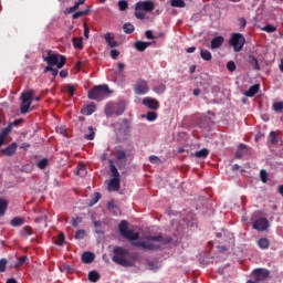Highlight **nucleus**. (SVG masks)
<instances>
[{"instance_id": "obj_12", "label": "nucleus", "mask_w": 283, "mask_h": 283, "mask_svg": "<svg viewBox=\"0 0 283 283\" xmlns=\"http://www.w3.org/2000/svg\"><path fill=\"white\" fill-rule=\"evenodd\" d=\"M143 105H145V107H148V109H158L160 107V103L158 102V99L151 97H145L143 99Z\"/></svg>"}, {"instance_id": "obj_7", "label": "nucleus", "mask_w": 283, "mask_h": 283, "mask_svg": "<svg viewBox=\"0 0 283 283\" xmlns=\"http://www.w3.org/2000/svg\"><path fill=\"white\" fill-rule=\"evenodd\" d=\"M133 90L136 96H145V94H149V82L144 78H138L133 85Z\"/></svg>"}, {"instance_id": "obj_47", "label": "nucleus", "mask_w": 283, "mask_h": 283, "mask_svg": "<svg viewBox=\"0 0 283 283\" xmlns=\"http://www.w3.org/2000/svg\"><path fill=\"white\" fill-rule=\"evenodd\" d=\"M87 235L85 230H77L75 233V240H83Z\"/></svg>"}, {"instance_id": "obj_2", "label": "nucleus", "mask_w": 283, "mask_h": 283, "mask_svg": "<svg viewBox=\"0 0 283 283\" xmlns=\"http://www.w3.org/2000/svg\"><path fill=\"white\" fill-rule=\"evenodd\" d=\"M118 143H125L132 136V122L127 118L113 124Z\"/></svg>"}, {"instance_id": "obj_38", "label": "nucleus", "mask_w": 283, "mask_h": 283, "mask_svg": "<svg viewBox=\"0 0 283 283\" xmlns=\"http://www.w3.org/2000/svg\"><path fill=\"white\" fill-rule=\"evenodd\" d=\"M196 158H207L209 156V149L202 148L201 150H198L195 153Z\"/></svg>"}, {"instance_id": "obj_3", "label": "nucleus", "mask_w": 283, "mask_h": 283, "mask_svg": "<svg viewBox=\"0 0 283 283\" xmlns=\"http://www.w3.org/2000/svg\"><path fill=\"white\" fill-rule=\"evenodd\" d=\"M112 94V90H109V86L107 84H102L94 86L88 92V98L91 101H104V98H107Z\"/></svg>"}, {"instance_id": "obj_62", "label": "nucleus", "mask_w": 283, "mask_h": 283, "mask_svg": "<svg viewBox=\"0 0 283 283\" xmlns=\"http://www.w3.org/2000/svg\"><path fill=\"white\" fill-rule=\"evenodd\" d=\"M83 28H84V36H85V39H90V27H87V22L83 23Z\"/></svg>"}, {"instance_id": "obj_36", "label": "nucleus", "mask_w": 283, "mask_h": 283, "mask_svg": "<svg viewBox=\"0 0 283 283\" xmlns=\"http://www.w3.org/2000/svg\"><path fill=\"white\" fill-rule=\"evenodd\" d=\"M81 2H75L74 3V6L73 7H71V8H66L65 10H64V14H72V12H76V10H78V8H81Z\"/></svg>"}, {"instance_id": "obj_37", "label": "nucleus", "mask_w": 283, "mask_h": 283, "mask_svg": "<svg viewBox=\"0 0 283 283\" xmlns=\"http://www.w3.org/2000/svg\"><path fill=\"white\" fill-rule=\"evenodd\" d=\"M81 2H75L74 3V6L73 7H71V8H66L65 10H64V14H72V12H76V10H78V8H81Z\"/></svg>"}, {"instance_id": "obj_42", "label": "nucleus", "mask_w": 283, "mask_h": 283, "mask_svg": "<svg viewBox=\"0 0 283 283\" xmlns=\"http://www.w3.org/2000/svg\"><path fill=\"white\" fill-rule=\"evenodd\" d=\"M22 235L23 238H28V235H33L34 234V231L32 230V227L30 226H25L23 229H22Z\"/></svg>"}, {"instance_id": "obj_22", "label": "nucleus", "mask_w": 283, "mask_h": 283, "mask_svg": "<svg viewBox=\"0 0 283 283\" xmlns=\"http://www.w3.org/2000/svg\"><path fill=\"white\" fill-rule=\"evenodd\" d=\"M105 114L106 116H114L116 115V104L114 103H108L105 106Z\"/></svg>"}, {"instance_id": "obj_24", "label": "nucleus", "mask_w": 283, "mask_h": 283, "mask_svg": "<svg viewBox=\"0 0 283 283\" xmlns=\"http://www.w3.org/2000/svg\"><path fill=\"white\" fill-rule=\"evenodd\" d=\"M248 63L253 66V70L260 71V62L258 61V57L249 55Z\"/></svg>"}, {"instance_id": "obj_52", "label": "nucleus", "mask_w": 283, "mask_h": 283, "mask_svg": "<svg viewBox=\"0 0 283 283\" xmlns=\"http://www.w3.org/2000/svg\"><path fill=\"white\" fill-rule=\"evenodd\" d=\"M28 262V256H21L18 262L15 263V268L19 269V266H23Z\"/></svg>"}, {"instance_id": "obj_26", "label": "nucleus", "mask_w": 283, "mask_h": 283, "mask_svg": "<svg viewBox=\"0 0 283 283\" xmlns=\"http://www.w3.org/2000/svg\"><path fill=\"white\" fill-rule=\"evenodd\" d=\"M200 56L203 61H211V59H213V55H211V53L207 49L200 50Z\"/></svg>"}, {"instance_id": "obj_21", "label": "nucleus", "mask_w": 283, "mask_h": 283, "mask_svg": "<svg viewBox=\"0 0 283 283\" xmlns=\"http://www.w3.org/2000/svg\"><path fill=\"white\" fill-rule=\"evenodd\" d=\"M104 39H105V41H106V43H107V45H108L109 48H117V46H118V42H116V40L114 39V36H112V33H106V34L104 35Z\"/></svg>"}, {"instance_id": "obj_11", "label": "nucleus", "mask_w": 283, "mask_h": 283, "mask_svg": "<svg viewBox=\"0 0 283 283\" xmlns=\"http://www.w3.org/2000/svg\"><path fill=\"white\" fill-rule=\"evenodd\" d=\"M253 275H254V280H256V282H264V280H266L269 277L270 272L266 269H255L253 271Z\"/></svg>"}, {"instance_id": "obj_32", "label": "nucleus", "mask_w": 283, "mask_h": 283, "mask_svg": "<svg viewBox=\"0 0 283 283\" xmlns=\"http://www.w3.org/2000/svg\"><path fill=\"white\" fill-rule=\"evenodd\" d=\"M115 158L116 160H125V158H127V153L125 149L119 148L115 151Z\"/></svg>"}, {"instance_id": "obj_57", "label": "nucleus", "mask_w": 283, "mask_h": 283, "mask_svg": "<svg viewBox=\"0 0 283 283\" xmlns=\"http://www.w3.org/2000/svg\"><path fill=\"white\" fill-rule=\"evenodd\" d=\"M83 222V218L76 217L72 219V227H78Z\"/></svg>"}, {"instance_id": "obj_44", "label": "nucleus", "mask_w": 283, "mask_h": 283, "mask_svg": "<svg viewBox=\"0 0 283 283\" xmlns=\"http://www.w3.org/2000/svg\"><path fill=\"white\" fill-rule=\"evenodd\" d=\"M170 6L172 8H185V0H171Z\"/></svg>"}, {"instance_id": "obj_10", "label": "nucleus", "mask_w": 283, "mask_h": 283, "mask_svg": "<svg viewBox=\"0 0 283 283\" xmlns=\"http://www.w3.org/2000/svg\"><path fill=\"white\" fill-rule=\"evenodd\" d=\"M252 227L256 231H266V229H269V219L259 218L253 222Z\"/></svg>"}, {"instance_id": "obj_58", "label": "nucleus", "mask_w": 283, "mask_h": 283, "mask_svg": "<svg viewBox=\"0 0 283 283\" xmlns=\"http://www.w3.org/2000/svg\"><path fill=\"white\" fill-rule=\"evenodd\" d=\"M227 70L229 72H235V62H233V61L228 62L227 63Z\"/></svg>"}, {"instance_id": "obj_33", "label": "nucleus", "mask_w": 283, "mask_h": 283, "mask_svg": "<svg viewBox=\"0 0 283 283\" xmlns=\"http://www.w3.org/2000/svg\"><path fill=\"white\" fill-rule=\"evenodd\" d=\"M86 14H90V8H86L82 11H77V12L73 13L72 19H74V20L81 19V17H86Z\"/></svg>"}, {"instance_id": "obj_4", "label": "nucleus", "mask_w": 283, "mask_h": 283, "mask_svg": "<svg viewBox=\"0 0 283 283\" xmlns=\"http://www.w3.org/2000/svg\"><path fill=\"white\" fill-rule=\"evenodd\" d=\"M113 253V262H115V264H119V266H134V262L125 259V255L129 254V250L122 247H115Z\"/></svg>"}, {"instance_id": "obj_9", "label": "nucleus", "mask_w": 283, "mask_h": 283, "mask_svg": "<svg viewBox=\"0 0 283 283\" xmlns=\"http://www.w3.org/2000/svg\"><path fill=\"white\" fill-rule=\"evenodd\" d=\"M156 6L154 4V1L147 0V1H139L135 6V10H142L144 12H154V9Z\"/></svg>"}, {"instance_id": "obj_18", "label": "nucleus", "mask_w": 283, "mask_h": 283, "mask_svg": "<svg viewBox=\"0 0 283 283\" xmlns=\"http://www.w3.org/2000/svg\"><path fill=\"white\" fill-rule=\"evenodd\" d=\"M149 45H151V42L136 41L134 43V48L135 50H137V52H145V50H147Z\"/></svg>"}, {"instance_id": "obj_8", "label": "nucleus", "mask_w": 283, "mask_h": 283, "mask_svg": "<svg viewBox=\"0 0 283 283\" xmlns=\"http://www.w3.org/2000/svg\"><path fill=\"white\" fill-rule=\"evenodd\" d=\"M247 43V39L241 33H233L230 39V45L234 49V52H241Z\"/></svg>"}, {"instance_id": "obj_46", "label": "nucleus", "mask_w": 283, "mask_h": 283, "mask_svg": "<svg viewBox=\"0 0 283 283\" xmlns=\"http://www.w3.org/2000/svg\"><path fill=\"white\" fill-rule=\"evenodd\" d=\"M55 244L57 247H63V244H65V234H59L57 239L55 240Z\"/></svg>"}, {"instance_id": "obj_15", "label": "nucleus", "mask_w": 283, "mask_h": 283, "mask_svg": "<svg viewBox=\"0 0 283 283\" xmlns=\"http://www.w3.org/2000/svg\"><path fill=\"white\" fill-rule=\"evenodd\" d=\"M94 112H96V104L94 103L83 106L81 109V114H83V116H92Z\"/></svg>"}, {"instance_id": "obj_19", "label": "nucleus", "mask_w": 283, "mask_h": 283, "mask_svg": "<svg viewBox=\"0 0 283 283\" xmlns=\"http://www.w3.org/2000/svg\"><path fill=\"white\" fill-rule=\"evenodd\" d=\"M95 259L96 255H94L93 252H84L82 254V262H84V264H92V262H94Z\"/></svg>"}, {"instance_id": "obj_59", "label": "nucleus", "mask_w": 283, "mask_h": 283, "mask_svg": "<svg viewBox=\"0 0 283 283\" xmlns=\"http://www.w3.org/2000/svg\"><path fill=\"white\" fill-rule=\"evenodd\" d=\"M275 30H277V29L272 24H268L263 28V31L269 32V33L275 32Z\"/></svg>"}, {"instance_id": "obj_53", "label": "nucleus", "mask_w": 283, "mask_h": 283, "mask_svg": "<svg viewBox=\"0 0 283 283\" xmlns=\"http://www.w3.org/2000/svg\"><path fill=\"white\" fill-rule=\"evenodd\" d=\"M6 266H8V260L1 259L0 260V273H6Z\"/></svg>"}, {"instance_id": "obj_55", "label": "nucleus", "mask_w": 283, "mask_h": 283, "mask_svg": "<svg viewBox=\"0 0 283 283\" xmlns=\"http://www.w3.org/2000/svg\"><path fill=\"white\" fill-rule=\"evenodd\" d=\"M149 161L153 164V165H160V163H163V160H160V158H158L157 156L155 155H151L149 157Z\"/></svg>"}, {"instance_id": "obj_43", "label": "nucleus", "mask_w": 283, "mask_h": 283, "mask_svg": "<svg viewBox=\"0 0 283 283\" xmlns=\"http://www.w3.org/2000/svg\"><path fill=\"white\" fill-rule=\"evenodd\" d=\"M48 165H50V159L49 158H43L42 160H40L38 164H36V167L39 169H45L48 167Z\"/></svg>"}, {"instance_id": "obj_48", "label": "nucleus", "mask_w": 283, "mask_h": 283, "mask_svg": "<svg viewBox=\"0 0 283 283\" xmlns=\"http://www.w3.org/2000/svg\"><path fill=\"white\" fill-rule=\"evenodd\" d=\"M146 118L149 122H154L156 118H158V114L156 112H148Z\"/></svg>"}, {"instance_id": "obj_30", "label": "nucleus", "mask_w": 283, "mask_h": 283, "mask_svg": "<svg viewBox=\"0 0 283 283\" xmlns=\"http://www.w3.org/2000/svg\"><path fill=\"white\" fill-rule=\"evenodd\" d=\"M111 176L112 178H116L117 180H120V172H118V168L114 164H111Z\"/></svg>"}, {"instance_id": "obj_63", "label": "nucleus", "mask_w": 283, "mask_h": 283, "mask_svg": "<svg viewBox=\"0 0 283 283\" xmlns=\"http://www.w3.org/2000/svg\"><path fill=\"white\" fill-rule=\"evenodd\" d=\"M147 268L149 271H158V265L154 262H148Z\"/></svg>"}, {"instance_id": "obj_17", "label": "nucleus", "mask_w": 283, "mask_h": 283, "mask_svg": "<svg viewBox=\"0 0 283 283\" xmlns=\"http://www.w3.org/2000/svg\"><path fill=\"white\" fill-rule=\"evenodd\" d=\"M12 132V126L4 127L0 133V147H3V144L6 143V138H8V135Z\"/></svg>"}, {"instance_id": "obj_56", "label": "nucleus", "mask_w": 283, "mask_h": 283, "mask_svg": "<svg viewBox=\"0 0 283 283\" xmlns=\"http://www.w3.org/2000/svg\"><path fill=\"white\" fill-rule=\"evenodd\" d=\"M66 92H69L70 96H74L76 88L74 87L73 84L66 85Z\"/></svg>"}, {"instance_id": "obj_35", "label": "nucleus", "mask_w": 283, "mask_h": 283, "mask_svg": "<svg viewBox=\"0 0 283 283\" xmlns=\"http://www.w3.org/2000/svg\"><path fill=\"white\" fill-rule=\"evenodd\" d=\"M123 30H124L125 34H134V30H136V29L134 28V24L126 22L123 25Z\"/></svg>"}, {"instance_id": "obj_14", "label": "nucleus", "mask_w": 283, "mask_h": 283, "mask_svg": "<svg viewBox=\"0 0 283 283\" xmlns=\"http://www.w3.org/2000/svg\"><path fill=\"white\" fill-rule=\"evenodd\" d=\"M19 146L17 145V143L13 142L7 148L1 149V154L3 156H8V157L14 156V154H17V148Z\"/></svg>"}, {"instance_id": "obj_45", "label": "nucleus", "mask_w": 283, "mask_h": 283, "mask_svg": "<svg viewBox=\"0 0 283 283\" xmlns=\"http://www.w3.org/2000/svg\"><path fill=\"white\" fill-rule=\"evenodd\" d=\"M118 8H119L120 12H125V10H127V8H129V3L127 2V0H119Z\"/></svg>"}, {"instance_id": "obj_41", "label": "nucleus", "mask_w": 283, "mask_h": 283, "mask_svg": "<svg viewBox=\"0 0 283 283\" xmlns=\"http://www.w3.org/2000/svg\"><path fill=\"white\" fill-rule=\"evenodd\" d=\"M8 209V201L0 199V216H6V210Z\"/></svg>"}, {"instance_id": "obj_50", "label": "nucleus", "mask_w": 283, "mask_h": 283, "mask_svg": "<svg viewBox=\"0 0 283 283\" xmlns=\"http://www.w3.org/2000/svg\"><path fill=\"white\" fill-rule=\"evenodd\" d=\"M260 178L263 182H269V172H266V170L262 169L260 171Z\"/></svg>"}, {"instance_id": "obj_39", "label": "nucleus", "mask_w": 283, "mask_h": 283, "mask_svg": "<svg viewBox=\"0 0 283 283\" xmlns=\"http://www.w3.org/2000/svg\"><path fill=\"white\" fill-rule=\"evenodd\" d=\"M95 136H96V133L94 132V127L90 126L88 134L84 135L85 140H94Z\"/></svg>"}, {"instance_id": "obj_49", "label": "nucleus", "mask_w": 283, "mask_h": 283, "mask_svg": "<svg viewBox=\"0 0 283 283\" xmlns=\"http://www.w3.org/2000/svg\"><path fill=\"white\" fill-rule=\"evenodd\" d=\"M118 56H120V51L116 49L111 50V59H113V61H118Z\"/></svg>"}, {"instance_id": "obj_40", "label": "nucleus", "mask_w": 283, "mask_h": 283, "mask_svg": "<svg viewBox=\"0 0 283 283\" xmlns=\"http://www.w3.org/2000/svg\"><path fill=\"white\" fill-rule=\"evenodd\" d=\"M101 198H102L101 192L93 193V196L91 197V200H90V206L94 207V205H96V202H98V200H101Z\"/></svg>"}, {"instance_id": "obj_5", "label": "nucleus", "mask_w": 283, "mask_h": 283, "mask_svg": "<svg viewBox=\"0 0 283 283\" xmlns=\"http://www.w3.org/2000/svg\"><path fill=\"white\" fill-rule=\"evenodd\" d=\"M43 61H45L48 65H56L57 70H61L65 66L67 59L64 55L52 54V51H48V55H43Z\"/></svg>"}, {"instance_id": "obj_54", "label": "nucleus", "mask_w": 283, "mask_h": 283, "mask_svg": "<svg viewBox=\"0 0 283 283\" xmlns=\"http://www.w3.org/2000/svg\"><path fill=\"white\" fill-rule=\"evenodd\" d=\"M270 143L272 145H277V135L275 134V132L270 133Z\"/></svg>"}, {"instance_id": "obj_60", "label": "nucleus", "mask_w": 283, "mask_h": 283, "mask_svg": "<svg viewBox=\"0 0 283 283\" xmlns=\"http://www.w3.org/2000/svg\"><path fill=\"white\" fill-rule=\"evenodd\" d=\"M238 21H239V28H240L241 30H244V29L247 28V19H244V18H239Z\"/></svg>"}, {"instance_id": "obj_61", "label": "nucleus", "mask_w": 283, "mask_h": 283, "mask_svg": "<svg viewBox=\"0 0 283 283\" xmlns=\"http://www.w3.org/2000/svg\"><path fill=\"white\" fill-rule=\"evenodd\" d=\"M135 17L136 19H145V12L143 10H135Z\"/></svg>"}, {"instance_id": "obj_13", "label": "nucleus", "mask_w": 283, "mask_h": 283, "mask_svg": "<svg viewBox=\"0 0 283 283\" xmlns=\"http://www.w3.org/2000/svg\"><path fill=\"white\" fill-rule=\"evenodd\" d=\"M120 190V179L112 178L108 181L107 191L112 193L113 191H119Z\"/></svg>"}, {"instance_id": "obj_1", "label": "nucleus", "mask_w": 283, "mask_h": 283, "mask_svg": "<svg viewBox=\"0 0 283 283\" xmlns=\"http://www.w3.org/2000/svg\"><path fill=\"white\" fill-rule=\"evenodd\" d=\"M119 233L126 240H130L133 247H140L142 249H146L147 251H156L160 249V245L154 242H163L164 238L161 234L158 235H147L144 240L136 241L140 238V233L134 232V230H129V222L127 220L120 221L118 224Z\"/></svg>"}, {"instance_id": "obj_51", "label": "nucleus", "mask_w": 283, "mask_h": 283, "mask_svg": "<svg viewBox=\"0 0 283 283\" xmlns=\"http://www.w3.org/2000/svg\"><path fill=\"white\" fill-rule=\"evenodd\" d=\"M272 107L279 114L283 109V102H276L273 104Z\"/></svg>"}, {"instance_id": "obj_31", "label": "nucleus", "mask_w": 283, "mask_h": 283, "mask_svg": "<svg viewBox=\"0 0 283 283\" xmlns=\"http://www.w3.org/2000/svg\"><path fill=\"white\" fill-rule=\"evenodd\" d=\"M153 92H155V94H165V92H167V85L165 84L155 85L153 87Z\"/></svg>"}, {"instance_id": "obj_16", "label": "nucleus", "mask_w": 283, "mask_h": 283, "mask_svg": "<svg viewBox=\"0 0 283 283\" xmlns=\"http://www.w3.org/2000/svg\"><path fill=\"white\" fill-rule=\"evenodd\" d=\"M222 43H224V38L222 35H218L211 40L210 48L211 50H218L222 48Z\"/></svg>"}, {"instance_id": "obj_34", "label": "nucleus", "mask_w": 283, "mask_h": 283, "mask_svg": "<svg viewBox=\"0 0 283 283\" xmlns=\"http://www.w3.org/2000/svg\"><path fill=\"white\" fill-rule=\"evenodd\" d=\"M72 43L77 50H83V38H73Z\"/></svg>"}, {"instance_id": "obj_27", "label": "nucleus", "mask_w": 283, "mask_h": 283, "mask_svg": "<svg viewBox=\"0 0 283 283\" xmlns=\"http://www.w3.org/2000/svg\"><path fill=\"white\" fill-rule=\"evenodd\" d=\"M258 247L260 249H269V247H271V241H269V239H266V238H261L258 241Z\"/></svg>"}, {"instance_id": "obj_64", "label": "nucleus", "mask_w": 283, "mask_h": 283, "mask_svg": "<svg viewBox=\"0 0 283 283\" xmlns=\"http://www.w3.org/2000/svg\"><path fill=\"white\" fill-rule=\"evenodd\" d=\"M116 201L111 200L107 202V209L112 210V209H116Z\"/></svg>"}, {"instance_id": "obj_25", "label": "nucleus", "mask_w": 283, "mask_h": 283, "mask_svg": "<svg viewBox=\"0 0 283 283\" xmlns=\"http://www.w3.org/2000/svg\"><path fill=\"white\" fill-rule=\"evenodd\" d=\"M25 224V218L15 217L11 220V227H23Z\"/></svg>"}, {"instance_id": "obj_6", "label": "nucleus", "mask_w": 283, "mask_h": 283, "mask_svg": "<svg viewBox=\"0 0 283 283\" xmlns=\"http://www.w3.org/2000/svg\"><path fill=\"white\" fill-rule=\"evenodd\" d=\"M33 96H34L33 90L22 93V95H21L22 102L20 105L21 114H28V112H30V105H32Z\"/></svg>"}, {"instance_id": "obj_29", "label": "nucleus", "mask_w": 283, "mask_h": 283, "mask_svg": "<svg viewBox=\"0 0 283 283\" xmlns=\"http://www.w3.org/2000/svg\"><path fill=\"white\" fill-rule=\"evenodd\" d=\"M77 176H81L82 178L87 176V166H85V164L77 165Z\"/></svg>"}, {"instance_id": "obj_20", "label": "nucleus", "mask_w": 283, "mask_h": 283, "mask_svg": "<svg viewBox=\"0 0 283 283\" xmlns=\"http://www.w3.org/2000/svg\"><path fill=\"white\" fill-rule=\"evenodd\" d=\"M260 92V84H254L252 85L248 91H245V96H248V98H253V96H255V94H258Z\"/></svg>"}, {"instance_id": "obj_28", "label": "nucleus", "mask_w": 283, "mask_h": 283, "mask_svg": "<svg viewBox=\"0 0 283 283\" xmlns=\"http://www.w3.org/2000/svg\"><path fill=\"white\" fill-rule=\"evenodd\" d=\"M88 280L90 282L96 283L101 280V274L96 271L88 272Z\"/></svg>"}, {"instance_id": "obj_23", "label": "nucleus", "mask_w": 283, "mask_h": 283, "mask_svg": "<svg viewBox=\"0 0 283 283\" xmlns=\"http://www.w3.org/2000/svg\"><path fill=\"white\" fill-rule=\"evenodd\" d=\"M125 113V102L115 104V116H122Z\"/></svg>"}]
</instances>
